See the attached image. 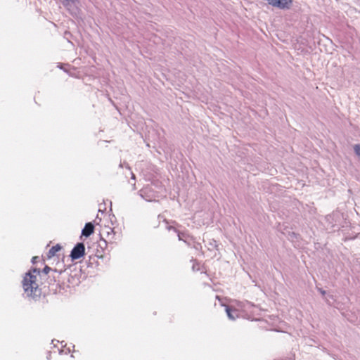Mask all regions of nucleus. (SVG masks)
Masks as SVG:
<instances>
[{
	"label": "nucleus",
	"instance_id": "nucleus-1",
	"mask_svg": "<svg viewBox=\"0 0 360 360\" xmlns=\"http://www.w3.org/2000/svg\"><path fill=\"white\" fill-rule=\"evenodd\" d=\"M40 276L41 271L37 269H33L25 274L22 280V288L27 296L35 297L40 295Z\"/></svg>",
	"mask_w": 360,
	"mask_h": 360
},
{
	"label": "nucleus",
	"instance_id": "nucleus-2",
	"mask_svg": "<svg viewBox=\"0 0 360 360\" xmlns=\"http://www.w3.org/2000/svg\"><path fill=\"white\" fill-rule=\"evenodd\" d=\"M85 254V247L82 243H77L70 253L72 260L78 259L83 257Z\"/></svg>",
	"mask_w": 360,
	"mask_h": 360
},
{
	"label": "nucleus",
	"instance_id": "nucleus-3",
	"mask_svg": "<svg viewBox=\"0 0 360 360\" xmlns=\"http://www.w3.org/2000/svg\"><path fill=\"white\" fill-rule=\"evenodd\" d=\"M292 4V0H276L274 7L280 9H289Z\"/></svg>",
	"mask_w": 360,
	"mask_h": 360
},
{
	"label": "nucleus",
	"instance_id": "nucleus-4",
	"mask_svg": "<svg viewBox=\"0 0 360 360\" xmlns=\"http://www.w3.org/2000/svg\"><path fill=\"white\" fill-rule=\"evenodd\" d=\"M94 226L93 225L92 223L91 222H89V223H86L84 228L82 230V235L86 236V237H88L89 236L91 233H94Z\"/></svg>",
	"mask_w": 360,
	"mask_h": 360
},
{
	"label": "nucleus",
	"instance_id": "nucleus-5",
	"mask_svg": "<svg viewBox=\"0 0 360 360\" xmlns=\"http://www.w3.org/2000/svg\"><path fill=\"white\" fill-rule=\"evenodd\" d=\"M61 248L62 247L59 244L53 246L47 253V257L50 259L54 257L56 253L61 250Z\"/></svg>",
	"mask_w": 360,
	"mask_h": 360
},
{
	"label": "nucleus",
	"instance_id": "nucleus-6",
	"mask_svg": "<svg viewBox=\"0 0 360 360\" xmlns=\"http://www.w3.org/2000/svg\"><path fill=\"white\" fill-rule=\"evenodd\" d=\"M51 271H52L54 274H58V276L59 275H60L63 271V270H60V271H58L57 269H52L51 267L48 266H46L43 270H42V273L45 274H48Z\"/></svg>",
	"mask_w": 360,
	"mask_h": 360
},
{
	"label": "nucleus",
	"instance_id": "nucleus-7",
	"mask_svg": "<svg viewBox=\"0 0 360 360\" xmlns=\"http://www.w3.org/2000/svg\"><path fill=\"white\" fill-rule=\"evenodd\" d=\"M226 311L227 315H228V316H229V319H232V320L235 319V317H234V316L232 315V314H231V309L229 308V307H228V306H227V307H226Z\"/></svg>",
	"mask_w": 360,
	"mask_h": 360
},
{
	"label": "nucleus",
	"instance_id": "nucleus-8",
	"mask_svg": "<svg viewBox=\"0 0 360 360\" xmlns=\"http://www.w3.org/2000/svg\"><path fill=\"white\" fill-rule=\"evenodd\" d=\"M354 150L355 153H356L358 156H360V144H356V145L354 146Z\"/></svg>",
	"mask_w": 360,
	"mask_h": 360
},
{
	"label": "nucleus",
	"instance_id": "nucleus-9",
	"mask_svg": "<svg viewBox=\"0 0 360 360\" xmlns=\"http://www.w3.org/2000/svg\"><path fill=\"white\" fill-rule=\"evenodd\" d=\"M269 4L274 6V4H276V0H266Z\"/></svg>",
	"mask_w": 360,
	"mask_h": 360
},
{
	"label": "nucleus",
	"instance_id": "nucleus-10",
	"mask_svg": "<svg viewBox=\"0 0 360 360\" xmlns=\"http://www.w3.org/2000/svg\"><path fill=\"white\" fill-rule=\"evenodd\" d=\"M37 257H34L32 258V262H34L35 261H37Z\"/></svg>",
	"mask_w": 360,
	"mask_h": 360
},
{
	"label": "nucleus",
	"instance_id": "nucleus-11",
	"mask_svg": "<svg viewBox=\"0 0 360 360\" xmlns=\"http://www.w3.org/2000/svg\"><path fill=\"white\" fill-rule=\"evenodd\" d=\"M37 257H34L32 258V262H34L35 261H37Z\"/></svg>",
	"mask_w": 360,
	"mask_h": 360
},
{
	"label": "nucleus",
	"instance_id": "nucleus-12",
	"mask_svg": "<svg viewBox=\"0 0 360 360\" xmlns=\"http://www.w3.org/2000/svg\"><path fill=\"white\" fill-rule=\"evenodd\" d=\"M107 234L109 235L110 232L108 231H106Z\"/></svg>",
	"mask_w": 360,
	"mask_h": 360
},
{
	"label": "nucleus",
	"instance_id": "nucleus-13",
	"mask_svg": "<svg viewBox=\"0 0 360 360\" xmlns=\"http://www.w3.org/2000/svg\"><path fill=\"white\" fill-rule=\"evenodd\" d=\"M321 293H322L323 295H324V294H325V291H321Z\"/></svg>",
	"mask_w": 360,
	"mask_h": 360
}]
</instances>
